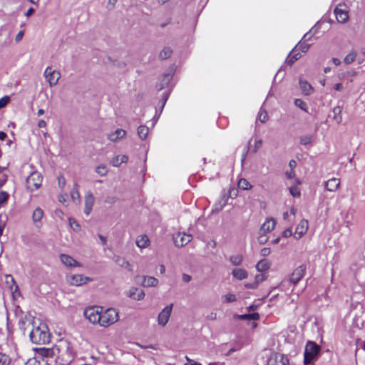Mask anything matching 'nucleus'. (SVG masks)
<instances>
[{
	"instance_id": "nucleus-47",
	"label": "nucleus",
	"mask_w": 365,
	"mask_h": 365,
	"mask_svg": "<svg viewBox=\"0 0 365 365\" xmlns=\"http://www.w3.org/2000/svg\"><path fill=\"white\" fill-rule=\"evenodd\" d=\"M310 47V45L308 44V43H306V41H301L297 45V46L295 47L297 48L299 50H300L302 52H307L308 51V49Z\"/></svg>"
},
{
	"instance_id": "nucleus-8",
	"label": "nucleus",
	"mask_w": 365,
	"mask_h": 365,
	"mask_svg": "<svg viewBox=\"0 0 365 365\" xmlns=\"http://www.w3.org/2000/svg\"><path fill=\"white\" fill-rule=\"evenodd\" d=\"M336 19L339 23L344 24L349 20V9L344 4H339L334 9Z\"/></svg>"
},
{
	"instance_id": "nucleus-62",
	"label": "nucleus",
	"mask_w": 365,
	"mask_h": 365,
	"mask_svg": "<svg viewBox=\"0 0 365 365\" xmlns=\"http://www.w3.org/2000/svg\"><path fill=\"white\" fill-rule=\"evenodd\" d=\"M293 234L292 228H287L282 232V236L284 237H289L292 236Z\"/></svg>"
},
{
	"instance_id": "nucleus-11",
	"label": "nucleus",
	"mask_w": 365,
	"mask_h": 365,
	"mask_svg": "<svg viewBox=\"0 0 365 365\" xmlns=\"http://www.w3.org/2000/svg\"><path fill=\"white\" fill-rule=\"evenodd\" d=\"M173 238L176 247H183L192 240V236L185 232H178L173 235Z\"/></svg>"
},
{
	"instance_id": "nucleus-34",
	"label": "nucleus",
	"mask_w": 365,
	"mask_h": 365,
	"mask_svg": "<svg viewBox=\"0 0 365 365\" xmlns=\"http://www.w3.org/2000/svg\"><path fill=\"white\" fill-rule=\"evenodd\" d=\"M237 186L239 189L243 190H248L252 187V185L248 182V180L245 178H241L239 180Z\"/></svg>"
},
{
	"instance_id": "nucleus-48",
	"label": "nucleus",
	"mask_w": 365,
	"mask_h": 365,
	"mask_svg": "<svg viewBox=\"0 0 365 365\" xmlns=\"http://www.w3.org/2000/svg\"><path fill=\"white\" fill-rule=\"evenodd\" d=\"M294 105L301 108L302 110H304L307 112V106L305 102H304L302 100L297 98L294 101Z\"/></svg>"
},
{
	"instance_id": "nucleus-24",
	"label": "nucleus",
	"mask_w": 365,
	"mask_h": 365,
	"mask_svg": "<svg viewBox=\"0 0 365 365\" xmlns=\"http://www.w3.org/2000/svg\"><path fill=\"white\" fill-rule=\"evenodd\" d=\"M299 87L302 90V92L306 96L311 95L314 91V89L311 84L305 80H299Z\"/></svg>"
},
{
	"instance_id": "nucleus-16",
	"label": "nucleus",
	"mask_w": 365,
	"mask_h": 365,
	"mask_svg": "<svg viewBox=\"0 0 365 365\" xmlns=\"http://www.w3.org/2000/svg\"><path fill=\"white\" fill-rule=\"evenodd\" d=\"M44 215L43 210L40 207H36L32 212V221L34 226L40 228L42 226V219Z\"/></svg>"
},
{
	"instance_id": "nucleus-5",
	"label": "nucleus",
	"mask_w": 365,
	"mask_h": 365,
	"mask_svg": "<svg viewBox=\"0 0 365 365\" xmlns=\"http://www.w3.org/2000/svg\"><path fill=\"white\" fill-rule=\"evenodd\" d=\"M42 180L43 177L40 173L37 171L31 173L26 180L27 190L31 192L38 190L41 186Z\"/></svg>"
},
{
	"instance_id": "nucleus-43",
	"label": "nucleus",
	"mask_w": 365,
	"mask_h": 365,
	"mask_svg": "<svg viewBox=\"0 0 365 365\" xmlns=\"http://www.w3.org/2000/svg\"><path fill=\"white\" fill-rule=\"evenodd\" d=\"M263 141L262 139L255 138L252 148V153H256L262 146Z\"/></svg>"
},
{
	"instance_id": "nucleus-3",
	"label": "nucleus",
	"mask_w": 365,
	"mask_h": 365,
	"mask_svg": "<svg viewBox=\"0 0 365 365\" xmlns=\"http://www.w3.org/2000/svg\"><path fill=\"white\" fill-rule=\"evenodd\" d=\"M101 311H103L102 307L92 306L84 309L83 316L93 324H99Z\"/></svg>"
},
{
	"instance_id": "nucleus-21",
	"label": "nucleus",
	"mask_w": 365,
	"mask_h": 365,
	"mask_svg": "<svg viewBox=\"0 0 365 365\" xmlns=\"http://www.w3.org/2000/svg\"><path fill=\"white\" fill-rule=\"evenodd\" d=\"M324 186L326 190L329 192H336L340 186V180L336 178H332L324 182Z\"/></svg>"
},
{
	"instance_id": "nucleus-42",
	"label": "nucleus",
	"mask_w": 365,
	"mask_h": 365,
	"mask_svg": "<svg viewBox=\"0 0 365 365\" xmlns=\"http://www.w3.org/2000/svg\"><path fill=\"white\" fill-rule=\"evenodd\" d=\"M68 222L71 228L76 232H78L81 230L80 225L73 218L70 217L68 219Z\"/></svg>"
},
{
	"instance_id": "nucleus-14",
	"label": "nucleus",
	"mask_w": 365,
	"mask_h": 365,
	"mask_svg": "<svg viewBox=\"0 0 365 365\" xmlns=\"http://www.w3.org/2000/svg\"><path fill=\"white\" fill-rule=\"evenodd\" d=\"M95 202V197L91 191H88L84 197V213L88 216L92 211Z\"/></svg>"
},
{
	"instance_id": "nucleus-4",
	"label": "nucleus",
	"mask_w": 365,
	"mask_h": 365,
	"mask_svg": "<svg viewBox=\"0 0 365 365\" xmlns=\"http://www.w3.org/2000/svg\"><path fill=\"white\" fill-rule=\"evenodd\" d=\"M305 269L306 267L304 265L297 267L292 273L289 279H284L281 282L280 287L283 289L285 285L296 284L304 277Z\"/></svg>"
},
{
	"instance_id": "nucleus-32",
	"label": "nucleus",
	"mask_w": 365,
	"mask_h": 365,
	"mask_svg": "<svg viewBox=\"0 0 365 365\" xmlns=\"http://www.w3.org/2000/svg\"><path fill=\"white\" fill-rule=\"evenodd\" d=\"M334 117L333 119L336 123H341L342 121V116H341V112H342V107L341 106H336L332 110Z\"/></svg>"
},
{
	"instance_id": "nucleus-15",
	"label": "nucleus",
	"mask_w": 365,
	"mask_h": 365,
	"mask_svg": "<svg viewBox=\"0 0 365 365\" xmlns=\"http://www.w3.org/2000/svg\"><path fill=\"white\" fill-rule=\"evenodd\" d=\"M277 224V221L273 217H267L264 223L261 225L259 228V233H265L267 234L272 232Z\"/></svg>"
},
{
	"instance_id": "nucleus-35",
	"label": "nucleus",
	"mask_w": 365,
	"mask_h": 365,
	"mask_svg": "<svg viewBox=\"0 0 365 365\" xmlns=\"http://www.w3.org/2000/svg\"><path fill=\"white\" fill-rule=\"evenodd\" d=\"M38 352L43 357H52L54 354L53 349L50 348H40L38 349Z\"/></svg>"
},
{
	"instance_id": "nucleus-19",
	"label": "nucleus",
	"mask_w": 365,
	"mask_h": 365,
	"mask_svg": "<svg viewBox=\"0 0 365 365\" xmlns=\"http://www.w3.org/2000/svg\"><path fill=\"white\" fill-rule=\"evenodd\" d=\"M229 196L225 192L221 193L220 199L215 202L213 206L212 212H219L227 205Z\"/></svg>"
},
{
	"instance_id": "nucleus-29",
	"label": "nucleus",
	"mask_w": 365,
	"mask_h": 365,
	"mask_svg": "<svg viewBox=\"0 0 365 365\" xmlns=\"http://www.w3.org/2000/svg\"><path fill=\"white\" fill-rule=\"evenodd\" d=\"M233 277L239 280H242L248 277V273L245 269L241 268L234 269L232 272Z\"/></svg>"
},
{
	"instance_id": "nucleus-12",
	"label": "nucleus",
	"mask_w": 365,
	"mask_h": 365,
	"mask_svg": "<svg viewBox=\"0 0 365 365\" xmlns=\"http://www.w3.org/2000/svg\"><path fill=\"white\" fill-rule=\"evenodd\" d=\"M126 296L133 300L141 301L145 298V293L142 289L131 287L126 291Z\"/></svg>"
},
{
	"instance_id": "nucleus-39",
	"label": "nucleus",
	"mask_w": 365,
	"mask_h": 365,
	"mask_svg": "<svg viewBox=\"0 0 365 365\" xmlns=\"http://www.w3.org/2000/svg\"><path fill=\"white\" fill-rule=\"evenodd\" d=\"M296 210L294 207H292L290 210V212H285L283 214V218L285 220H288L289 222H292L295 216Z\"/></svg>"
},
{
	"instance_id": "nucleus-61",
	"label": "nucleus",
	"mask_w": 365,
	"mask_h": 365,
	"mask_svg": "<svg viewBox=\"0 0 365 365\" xmlns=\"http://www.w3.org/2000/svg\"><path fill=\"white\" fill-rule=\"evenodd\" d=\"M313 35H314V34L312 33V31L311 30L309 32H308L304 35L302 40L304 41H309L312 38Z\"/></svg>"
},
{
	"instance_id": "nucleus-46",
	"label": "nucleus",
	"mask_w": 365,
	"mask_h": 365,
	"mask_svg": "<svg viewBox=\"0 0 365 365\" xmlns=\"http://www.w3.org/2000/svg\"><path fill=\"white\" fill-rule=\"evenodd\" d=\"M240 318L242 319L257 320L259 318V315L258 313H252L240 315Z\"/></svg>"
},
{
	"instance_id": "nucleus-36",
	"label": "nucleus",
	"mask_w": 365,
	"mask_h": 365,
	"mask_svg": "<svg viewBox=\"0 0 365 365\" xmlns=\"http://www.w3.org/2000/svg\"><path fill=\"white\" fill-rule=\"evenodd\" d=\"M149 133V129L145 125H140L138 128V134L140 139L144 140L146 138Z\"/></svg>"
},
{
	"instance_id": "nucleus-40",
	"label": "nucleus",
	"mask_w": 365,
	"mask_h": 365,
	"mask_svg": "<svg viewBox=\"0 0 365 365\" xmlns=\"http://www.w3.org/2000/svg\"><path fill=\"white\" fill-rule=\"evenodd\" d=\"M230 261L232 263V264L235 266H238L242 262V256L240 255H232L230 257Z\"/></svg>"
},
{
	"instance_id": "nucleus-2",
	"label": "nucleus",
	"mask_w": 365,
	"mask_h": 365,
	"mask_svg": "<svg viewBox=\"0 0 365 365\" xmlns=\"http://www.w3.org/2000/svg\"><path fill=\"white\" fill-rule=\"evenodd\" d=\"M119 319L118 312L113 308H108L101 311L98 325L101 327H108L117 322Z\"/></svg>"
},
{
	"instance_id": "nucleus-22",
	"label": "nucleus",
	"mask_w": 365,
	"mask_h": 365,
	"mask_svg": "<svg viewBox=\"0 0 365 365\" xmlns=\"http://www.w3.org/2000/svg\"><path fill=\"white\" fill-rule=\"evenodd\" d=\"M115 262L122 268L127 269L129 272H133V265L124 257L117 256L115 257Z\"/></svg>"
},
{
	"instance_id": "nucleus-54",
	"label": "nucleus",
	"mask_w": 365,
	"mask_h": 365,
	"mask_svg": "<svg viewBox=\"0 0 365 365\" xmlns=\"http://www.w3.org/2000/svg\"><path fill=\"white\" fill-rule=\"evenodd\" d=\"M66 184V180L63 175L58 177V185L61 190H63Z\"/></svg>"
},
{
	"instance_id": "nucleus-1",
	"label": "nucleus",
	"mask_w": 365,
	"mask_h": 365,
	"mask_svg": "<svg viewBox=\"0 0 365 365\" xmlns=\"http://www.w3.org/2000/svg\"><path fill=\"white\" fill-rule=\"evenodd\" d=\"M29 336L31 341L34 344H46L50 341L48 329L44 324L34 327L30 331Z\"/></svg>"
},
{
	"instance_id": "nucleus-7",
	"label": "nucleus",
	"mask_w": 365,
	"mask_h": 365,
	"mask_svg": "<svg viewBox=\"0 0 365 365\" xmlns=\"http://www.w3.org/2000/svg\"><path fill=\"white\" fill-rule=\"evenodd\" d=\"M173 304H170L166 305L160 312V313L158 314V317H157V322L159 326H160L162 327H164L166 326V324H168V322L170 318L171 313L173 311Z\"/></svg>"
},
{
	"instance_id": "nucleus-13",
	"label": "nucleus",
	"mask_w": 365,
	"mask_h": 365,
	"mask_svg": "<svg viewBox=\"0 0 365 365\" xmlns=\"http://www.w3.org/2000/svg\"><path fill=\"white\" fill-rule=\"evenodd\" d=\"M267 365H289L288 359L282 354H274L267 360Z\"/></svg>"
},
{
	"instance_id": "nucleus-41",
	"label": "nucleus",
	"mask_w": 365,
	"mask_h": 365,
	"mask_svg": "<svg viewBox=\"0 0 365 365\" xmlns=\"http://www.w3.org/2000/svg\"><path fill=\"white\" fill-rule=\"evenodd\" d=\"M11 358L9 355L0 352V365H10Z\"/></svg>"
},
{
	"instance_id": "nucleus-53",
	"label": "nucleus",
	"mask_w": 365,
	"mask_h": 365,
	"mask_svg": "<svg viewBox=\"0 0 365 365\" xmlns=\"http://www.w3.org/2000/svg\"><path fill=\"white\" fill-rule=\"evenodd\" d=\"M58 201L63 205H68V196L66 193H61L58 196Z\"/></svg>"
},
{
	"instance_id": "nucleus-50",
	"label": "nucleus",
	"mask_w": 365,
	"mask_h": 365,
	"mask_svg": "<svg viewBox=\"0 0 365 365\" xmlns=\"http://www.w3.org/2000/svg\"><path fill=\"white\" fill-rule=\"evenodd\" d=\"M9 197V194L7 192L0 190V206L7 202Z\"/></svg>"
},
{
	"instance_id": "nucleus-27",
	"label": "nucleus",
	"mask_w": 365,
	"mask_h": 365,
	"mask_svg": "<svg viewBox=\"0 0 365 365\" xmlns=\"http://www.w3.org/2000/svg\"><path fill=\"white\" fill-rule=\"evenodd\" d=\"M357 56V51L355 49L352 48L344 56L343 62L346 65L351 64L356 59Z\"/></svg>"
},
{
	"instance_id": "nucleus-10",
	"label": "nucleus",
	"mask_w": 365,
	"mask_h": 365,
	"mask_svg": "<svg viewBox=\"0 0 365 365\" xmlns=\"http://www.w3.org/2000/svg\"><path fill=\"white\" fill-rule=\"evenodd\" d=\"M43 75L51 87L56 86L61 77V73L57 71L52 70L51 67H47L45 69Z\"/></svg>"
},
{
	"instance_id": "nucleus-44",
	"label": "nucleus",
	"mask_w": 365,
	"mask_h": 365,
	"mask_svg": "<svg viewBox=\"0 0 365 365\" xmlns=\"http://www.w3.org/2000/svg\"><path fill=\"white\" fill-rule=\"evenodd\" d=\"M222 300L225 303H230L237 300L236 296L233 294L229 293L222 297Z\"/></svg>"
},
{
	"instance_id": "nucleus-23",
	"label": "nucleus",
	"mask_w": 365,
	"mask_h": 365,
	"mask_svg": "<svg viewBox=\"0 0 365 365\" xmlns=\"http://www.w3.org/2000/svg\"><path fill=\"white\" fill-rule=\"evenodd\" d=\"M126 132L123 129H117L115 131L110 133L108 135V138L113 142H116L125 136Z\"/></svg>"
},
{
	"instance_id": "nucleus-17",
	"label": "nucleus",
	"mask_w": 365,
	"mask_h": 365,
	"mask_svg": "<svg viewBox=\"0 0 365 365\" xmlns=\"http://www.w3.org/2000/svg\"><path fill=\"white\" fill-rule=\"evenodd\" d=\"M60 259L61 262L68 268L81 267V264L74 259L71 256L66 254H61Z\"/></svg>"
},
{
	"instance_id": "nucleus-25",
	"label": "nucleus",
	"mask_w": 365,
	"mask_h": 365,
	"mask_svg": "<svg viewBox=\"0 0 365 365\" xmlns=\"http://www.w3.org/2000/svg\"><path fill=\"white\" fill-rule=\"evenodd\" d=\"M174 73V70L173 68H170L162 76L161 83L160 86V89H163L165 86L168 85L169 82L172 79L173 75Z\"/></svg>"
},
{
	"instance_id": "nucleus-38",
	"label": "nucleus",
	"mask_w": 365,
	"mask_h": 365,
	"mask_svg": "<svg viewBox=\"0 0 365 365\" xmlns=\"http://www.w3.org/2000/svg\"><path fill=\"white\" fill-rule=\"evenodd\" d=\"M314 140L313 135H304L300 137V143L304 145H309Z\"/></svg>"
},
{
	"instance_id": "nucleus-56",
	"label": "nucleus",
	"mask_w": 365,
	"mask_h": 365,
	"mask_svg": "<svg viewBox=\"0 0 365 365\" xmlns=\"http://www.w3.org/2000/svg\"><path fill=\"white\" fill-rule=\"evenodd\" d=\"M267 240L268 237L267 236V234L259 232L258 242L259 244H265L267 242Z\"/></svg>"
},
{
	"instance_id": "nucleus-31",
	"label": "nucleus",
	"mask_w": 365,
	"mask_h": 365,
	"mask_svg": "<svg viewBox=\"0 0 365 365\" xmlns=\"http://www.w3.org/2000/svg\"><path fill=\"white\" fill-rule=\"evenodd\" d=\"M149 245V239L146 235H140L136 240V245L140 248H145Z\"/></svg>"
},
{
	"instance_id": "nucleus-30",
	"label": "nucleus",
	"mask_w": 365,
	"mask_h": 365,
	"mask_svg": "<svg viewBox=\"0 0 365 365\" xmlns=\"http://www.w3.org/2000/svg\"><path fill=\"white\" fill-rule=\"evenodd\" d=\"M70 195L73 202L76 204H80L81 202V196L78 192V183L74 184L73 188L71 190Z\"/></svg>"
},
{
	"instance_id": "nucleus-49",
	"label": "nucleus",
	"mask_w": 365,
	"mask_h": 365,
	"mask_svg": "<svg viewBox=\"0 0 365 365\" xmlns=\"http://www.w3.org/2000/svg\"><path fill=\"white\" fill-rule=\"evenodd\" d=\"M258 119L262 123H265L268 119V115L265 110L260 109L258 114Z\"/></svg>"
},
{
	"instance_id": "nucleus-51",
	"label": "nucleus",
	"mask_w": 365,
	"mask_h": 365,
	"mask_svg": "<svg viewBox=\"0 0 365 365\" xmlns=\"http://www.w3.org/2000/svg\"><path fill=\"white\" fill-rule=\"evenodd\" d=\"M301 57V54L299 53H296L292 55L289 54L288 59H287V63L290 66L294 63L297 60H298Z\"/></svg>"
},
{
	"instance_id": "nucleus-45",
	"label": "nucleus",
	"mask_w": 365,
	"mask_h": 365,
	"mask_svg": "<svg viewBox=\"0 0 365 365\" xmlns=\"http://www.w3.org/2000/svg\"><path fill=\"white\" fill-rule=\"evenodd\" d=\"M96 172L100 176H105L108 173V170L105 165H99L96 168Z\"/></svg>"
},
{
	"instance_id": "nucleus-33",
	"label": "nucleus",
	"mask_w": 365,
	"mask_h": 365,
	"mask_svg": "<svg viewBox=\"0 0 365 365\" xmlns=\"http://www.w3.org/2000/svg\"><path fill=\"white\" fill-rule=\"evenodd\" d=\"M270 263L266 259H262L260 260L257 264H256V269L259 272H263L269 268Z\"/></svg>"
},
{
	"instance_id": "nucleus-52",
	"label": "nucleus",
	"mask_w": 365,
	"mask_h": 365,
	"mask_svg": "<svg viewBox=\"0 0 365 365\" xmlns=\"http://www.w3.org/2000/svg\"><path fill=\"white\" fill-rule=\"evenodd\" d=\"M289 192L294 197H298L300 196V190L296 185L290 187Z\"/></svg>"
},
{
	"instance_id": "nucleus-60",
	"label": "nucleus",
	"mask_w": 365,
	"mask_h": 365,
	"mask_svg": "<svg viewBox=\"0 0 365 365\" xmlns=\"http://www.w3.org/2000/svg\"><path fill=\"white\" fill-rule=\"evenodd\" d=\"M7 176L3 172H0V187L6 182Z\"/></svg>"
},
{
	"instance_id": "nucleus-9",
	"label": "nucleus",
	"mask_w": 365,
	"mask_h": 365,
	"mask_svg": "<svg viewBox=\"0 0 365 365\" xmlns=\"http://www.w3.org/2000/svg\"><path fill=\"white\" fill-rule=\"evenodd\" d=\"M67 282L72 286H81L92 281V279L82 274H71L66 277Z\"/></svg>"
},
{
	"instance_id": "nucleus-58",
	"label": "nucleus",
	"mask_w": 365,
	"mask_h": 365,
	"mask_svg": "<svg viewBox=\"0 0 365 365\" xmlns=\"http://www.w3.org/2000/svg\"><path fill=\"white\" fill-rule=\"evenodd\" d=\"M10 98L7 96H5L0 98V108H4L9 102Z\"/></svg>"
},
{
	"instance_id": "nucleus-59",
	"label": "nucleus",
	"mask_w": 365,
	"mask_h": 365,
	"mask_svg": "<svg viewBox=\"0 0 365 365\" xmlns=\"http://www.w3.org/2000/svg\"><path fill=\"white\" fill-rule=\"evenodd\" d=\"M266 278H267V276L265 275V274L260 273V274L256 275V277L255 278V282H257V284L259 285V284L260 282H263L264 280H265Z\"/></svg>"
},
{
	"instance_id": "nucleus-64",
	"label": "nucleus",
	"mask_w": 365,
	"mask_h": 365,
	"mask_svg": "<svg viewBox=\"0 0 365 365\" xmlns=\"http://www.w3.org/2000/svg\"><path fill=\"white\" fill-rule=\"evenodd\" d=\"M227 195L229 197L235 198L237 195V190L235 188H231L229 190V192L227 193Z\"/></svg>"
},
{
	"instance_id": "nucleus-57",
	"label": "nucleus",
	"mask_w": 365,
	"mask_h": 365,
	"mask_svg": "<svg viewBox=\"0 0 365 365\" xmlns=\"http://www.w3.org/2000/svg\"><path fill=\"white\" fill-rule=\"evenodd\" d=\"M136 345L142 349H154V350L158 349V346L157 344H148V345H142L139 343H137Z\"/></svg>"
},
{
	"instance_id": "nucleus-37",
	"label": "nucleus",
	"mask_w": 365,
	"mask_h": 365,
	"mask_svg": "<svg viewBox=\"0 0 365 365\" xmlns=\"http://www.w3.org/2000/svg\"><path fill=\"white\" fill-rule=\"evenodd\" d=\"M173 53L170 47H165L159 53V58L164 60L169 58Z\"/></svg>"
},
{
	"instance_id": "nucleus-28",
	"label": "nucleus",
	"mask_w": 365,
	"mask_h": 365,
	"mask_svg": "<svg viewBox=\"0 0 365 365\" xmlns=\"http://www.w3.org/2000/svg\"><path fill=\"white\" fill-rule=\"evenodd\" d=\"M5 282L7 287L10 289L12 293L16 292L18 290V286L14 281L13 277L10 274H7L5 277Z\"/></svg>"
},
{
	"instance_id": "nucleus-26",
	"label": "nucleus",
	"mask_w": 365,
	"mask_h": 365,
	"mask_svg": "<svg viewBox=\"0 0 365 365\" xmlns=\"http://www.w3.org/2000/svg\"><path fill=\"white\" fill-rule=\"evenodd\" d=\"M128 160V157L125 155H118L112 158L110 164L114 167H118L122 163H125Z\"/></svg>"
},
{
	"instance_id": "nucleus-6",
	"label": "nucleus",
	"mask_w": 365,
	"mask_h": 365,
	"mask_svg": "<svg viewBox=\"0 0 365 365\" xmlns=\"http://www.w3.org/2000/svg\"><path fill=\"white\" fill-rule=\"evenodd\" d=\"M320 347L313 341L307 342L304 351V362L306 364L312 362L317 356Z\"/></svg>"
},
{
	"instance_id": "nucleus-55",
	"label": "nucleus",
	"mask_w": 365,
	"mask_h": 365,
	"mask_svg": "<svg viewBox=\"0 0 365 365\" xmlns=\"http://www.w3.org/2000/svg\"><path fill=\"white\" fill-rule=\"evenodd\" d=\"M118 200V197L115 195L107 196L105 202L109 205L115 204Z\"/></svg>"
},
{
	"instance_id": "nucleus-18",
	"label": "nucleus",
	"mask_w": 365,
	"mask_h": 365,
	"mask_svg": "<svg viewBox=\"0 0 365 365\" xmlns=\"http://www.w3.org/2000/svg\"><path fill=\"white\" fill-rule=\"evenodd\" d=\"M140 277L142 279L140 284L145 288L156 287L158 286L159 281L154 277L143 275Z\"/></svg>"
},
{
	"instance_id": "nucleus-63",
	"label": "nucleus",
	"mask_w": 365,
	"mask_h": 365,
	"mask_svg": "<svg viewBox=\"0 0 365 365\" xmlns=\"http://www.w3.org/2000/svg\"><path fill=\"white\" fill-rule=\"evenodd\" d=\"M333 88L336 91H342L344 89V86L341 83H336L334 85Z\"/></svg>"
},
{
	"instance_id": "nucleus-20",
	"label": "nucleus",
	"mask_w": 365,
	"mask_h": 365,
	"mask_svg": "<svg viewBox=\"0 0 365 365\" xmlns=\"http://www.w3.org/2000/svg\"><path fill=\"white\" fill-rule=\"evenodd\" d=\"M308 230V222L306 220H302L296 227L294 237L297 240L300 239Z\"/></svg>"
}]
</instances>
